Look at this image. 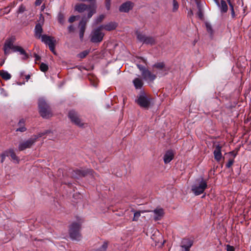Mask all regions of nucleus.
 I'll list each match as a JSON object with an SVG mask.
<instances>
[{
    "instance_id": "e433bc0d",
    "label": "nucleus",
    "mask_w": 251,
    "mask_h": 251,
    "mask_svg": "<svg viewBox=\"0 0 251 251\" xmlns=\"http://www.w3.org/2000/svg\"><path fill=\"white\" fill-rule=\"evenodd\" d=\"M178 4L176 0H173V11L174 12L176 11L178 8Z\"/></svg>"
},
{
    "instance_id": "79ce46f5",
    "label": "nucleus",
    "mask_w": 251,
    "mask_h": 251,
    "mask_svg": "<svg viewBox=\"0 0 251 251\" xmlns=\"http://www.w3.org/2000/svg\"><path fill=\"white\" fill-rule=\"evenodd\" d=\"M137 66L138 68L140 70V71L141 72V74L146 69V67L143 66L141 65L137 64Z\"/></svg>"
},
{
    "instance_id": "b1692460",
    "label": "nucleus",
    "mask_w": 251,
    "mask_h": 251,
    "mask_svg": "<svg viewBox=\"0 0 251 251\" xmlns=\"http://www.w3.org/2000/svg\"><path fill=\"white\" fill-rule=\"evenodd\" d=\"M131 211L134 212V216L132 219L133 221H137L139 220V218L141 216V213L144 212H150L151 210H146V211H135L134 209H132Z\"/></svg>"
},
{
    "instance_id": "c85d7f7f",
    "label": "nucleus",
    "mask_w": 251,
    "mask_h": 251,
    "mask_svg": "<svg viewBox=\"0 0 251 251\" xmlns=\"http://www.w3.org/2000/svg\"><path fill=\"white\" fill-rule=\"evenodd\" d=\"M153 67L156 68L160 70L164 69L165 71H167V70L165 67V65L163 62H159L156 63L153 65Z\"/></svg>"
},
{
    "instance_id": "4468645a",
    "label": "nucleus",
    "mask_w": 251,
    "mask_h": 251,
    "mask_svg": "<svg viewBox=\"0 0 251 251\" xmlns=\"http://www.w3.org/2000/svg\"><path fill=\"white\" fill-rule=\"evenodd\" d=\"M151 212H153L154 214L153 219L155 221L160 220L164 215L163 209L160 207H157L153 211H151Z\"/></svg>"
},
{
    "instance_id": "864d4df0",
    "label": "nucleus",
    "mask_w": 251,
    "mask_h": 251,
    "mask_svg": "<svg viewBox=\"0 0 251 251\" xmlns=\"http://www.w3.org/2000/svg\"><path fill=\"white\" fill-rule=\"evenodd\" d=\"M231 16L233 18L235 17V12H234V9H232L231 11Z\"/></svg>"
},
{
    "instance_id": "c9c22d12",
    "label": "nucleus",
    "mask_w": 251,
    "mask_h": 251,
    "mask_svg": "<svg viewBox=\"0 0 251 251\" xmlns=\"http://www.w3.org/2000/svg\"><path fill=\"white\" fill-rule=\"evenodd\" d=\"M107 248V243L104 242L98 250V251H105Z\"/></svg>"
},
{
    "instance_id": "423d86ee",
    "label": "nucleus",
    "mask_w": 251,
    "mask_h": 251,
    "mask_svg": "<svg viewBox=\"0 0 251 251\" xmlns=\"http://www.w3.org/2000/svg\"><path fill=\"white\" fill-rule=\"evenodd\" d=\"M207 187L206 181L202 178L199 184H196L192 186L191 190L196 196H198L202 194Z\"/></svg>"
},
{
    "instance_id": "7c9ffc66",
    "label": "nucleus",
    "mask_w": 251,
    "mask_h": 251,
    "mask_svg": "<svg viewBox=\"0 0 251 251\" xmlns=\"http://www.w3.org/2000/svg\"><path fill=\"white\" fill-rule=\"evenodd\" d=\"M198 11L197 12L198 16L199 17V18L200 19L202 20L203 18V11H202L201 8L199 3H198Z\"/></svg>"
},
{
    "instance_id": "a18cd8bd",
    "label": "nucleus",
    "mask_w": 251,
    "mask_h": 251,
    "mask_svg": "<svg viewBox=\"0 0 251 251\" xmlns=\"http://www.w3.org/2000/svg\"><path fill=\"white\" fill-rule=\"evenodd\" d=\"M6 156H7L6 151H4V152L1 155V162H3L4 161Z\"/></svg>"
},
{
    "instance_id": "dca6fc26",
    "label": "nucleus",
    "mask_w": 251,
    "mask_h": 251,
    "mask_svg": "<svg viewBox=\"0 0 251 251\" xmlns=\"http://www.w3.org/2000/svg\"><path fill=\"white\" fill-rule=\"evenodd\" d=\"M142 76L145 80H148L150 81H153L156 78L155 75L152 74L151 71L148 69H146L142 73Z\"/></svg>"
},
{
    "instance_id": "7ed1b4c3",
    "label": "nucleus",
    "mask_w": 251,
    "mask_h": 251,
    "mask_svg": "<svg viewBox=\"0 0 251 251\" xmlns=\"http://www.w3.org/2000/svg\"><path fill=\"white\" fill-rule=\"evenodd\" d=\"M38 106L40 115L43 118H48L50 116L51 113L50 107L43 98L39 99Z\"/></svg>"
},
{
    "instance_id": "2eb2a0df",
    "label": "nucleus",
    "mask_w": 251,
    "mask_h": 251,
    "mask_svg": "<svg viewBox=\"0 0 251 251\" xmlns=\"http://www.w3.org/2000/svg\"><path fill=\"white\" fill-rule=\"evenodd\" d=\"M88 21L85 17H83L79 23L80 30H79V37L81 40L83 38L84 33L85 30L86 24Z\"/></svg>"
},
{
    "instance_id": "f257e3e1",
    "label": "nucleus",
    "mask_w": 251,
    "mask_h": 251,
    "mask_svg": "<svg viewBox=\"0 0 251 251\" xmlns=\"http://www.w3.org/2000/svg\"><path fill=\"white\" fill-rule=\"evenodd\" d=\"M50 130H47L45 131L40 132L37 135H34L28 140L20 143L19 145V150L20 151H23L27 148H30L36 141L38 138L41 137L45 134L50 133Z\"/></svg>"
},
{
    "instance_id": "9b49d317",
    "label": "nucleus",
    "mask_w": 251,
    "mask_h": 251,
    "mask_svg": "<svg viewBox=\"0 0 251 251\" xmlns=\"http://www.w3.org/2000/svg\"><path fill=\"white\" fill-rule=\"evenodd\" d=\"M68 116L72 122L78 126L83 127L84 126V123L81 121L77 113L75 110H71L69 112Z\"/></svg>"
},
{
    "instance_id": "f03ea898",
    "label": "nucleus",
    "mask_w": 251,
    "mask_h": 251,
    "mask_svg": "<svg viewBox=\"0 0 251 251\" xmlns=\"http://www.w3.org/2000/svg\"><path fill=\"white\" fill-rule=\"evenodd\" d=\"M75 10L79 13L85 11H88L87 19H89L96 13V7L94 5H86L84 3H78L75 5Z\"/></svg>"
},
{
    "instance_id": "f8f14e48",
    "label": "nucleus",
    "mask_w": 251,
    "mask_h": 251,
    "mask_svg": "<svg viewBox=\"0 0 251 251\" xmlns=\"http://www.w3.org/2000/svg\"><path fill=\"white\" fill-rule=\"evenodd\" d=\"M213 154L215 159L217 162L220 161L222 158V146L220 145L217 144L215 146Z\"/></svg>"
},
{
    "instance_id": "6e6d98bb",
    "label": "nucleus",
    "mask_w": 251,
    "mask_h": 251,
    "mask_svg": "<svg viewBox=\"0 0 251 251\" xmlns=\"http://www.w3.org/2000/svg\"><path fill=\"white\" fill-rule=\"evenodd\" d=\"M217 5H219L218 0H213Z\"/></svg>"
},
{
    "instance_id": "72a5a7b5",
    "label": "nucleus",
    "mask_w": 251,
    "mask_h": 251,
    "mask_svg": "<svg viewBox=\"0 0 251 251\" xmlns=\"http://www.w3.org/2000/svg\"><path fill=\"white\" fill-rule=\"evenodd\" d=\"M40 69L41 71L45 72L48 71L49 67L47 64L44 63H42L40 64Z\"/></svg>"
},
{
    "instance_id": "f704fd0d",
    "label": "nucleus",
    "mask_w": 251,
    "mask_h": 251,
    "mask_svg": "<svg viewBox=\"0 0 251 251\" xmlns=\"http://www.w3.org/2000/svg\"><path fill=\"white\" fill-rule=\"evenodd\" d=\"M205 25L207 32H209L211 35H212L213 33V30L211 25L208 22H206L205 23Z\"/></svg>"
},
{
    "instance_id": "ddd939ff",
    "label": "nucleus",
    "mask_w": 251,
    "mask_h": 251,
    "mask_svg": "<svg viewBox=\"0 0 251 251\" xmlns=\"http://www.w3.org/2000/svg\"><path fill=\"white\" fill-rule=\"evenodd\" d=\"M13 40L11 38L8 39L5 41L3 47L5 54H9L10 49L13 50V48L15 46L13 45Z\"/></svg>"
},
{
    "instance_id": "0eeeda50",
    "label": "nucleus",
    "mask_w": 251,
    "mask_h": 251,
    "mask_svg": "<svg viewBox=\"0 0 251 251\" xmlns=\"http://www.w3.org/2000/svg\"><path fill=\"white\" fill-rule=\"evenodd\" d=\"M101 30V27L99 26L92 31L91 37V41L92 42L98 43L102 41L104 34Z\"/></svg>"
},
{
    "instance_id": "4be33fe9",
    "label": "nucleus",
    "mask_w": 251,
    "mask_h": 251,
    "mask_svg": "<svg viewBox=\"0 0 251 251\" xmlns=\"http://www.w3.org/2000/svg\"><path fill=\"white\" fill-rule=\"evenodd\" d=\"M174 157V153L172 151H169L166 152L164 156V161L165 163H169Z\"/></svg>"
},
{
    "instance_id": "a878e982",
    "label": "nucleus",
    "mask_w": 251,
    "mask_h": 251,
    "mask_svg": "<svg viewBox=\"0 0 251 251\" xmlns=\"http://www.w3.org/2000/svg\"><path fill=\"white\" fill-rule=\"evenodd\" d=\"M25 121L22 119L20 120L18 125L20 126L19 128L16 129L17 131L24 132L26 130V128L24 126Z\"/></svg>"
},
{
    "instance_id": "4c0bfd02",
    "label": "nucleus",
    "mask_w": 251,
    "mask_h": 251,
    "mask_svg": "<svg viewBox=\"0 0 251 251\" xmlns=\"http://www.w3.org/2000/svg\"><path fill=\"white\" fill-rule=\"evenodd\" d=\"M234 162V159H229L228 162L226 164V166L227 168H229Z\"/></svg>"
},
{
    "instance_id": "412c9836",
    "label": "nucleus",
    "mask_w": 251,
    "mask_h": 251,
    "mask_svg": "<svg viewBox=\"0 0 251 251\" xmlns=\"http://www.w3.org/2000/svg\"><path fill=\"white\" fill-rule=\"evenodd\" d=\"M13 51L14 52H19L21 54H22L24 55V57H23V59H26L28 58V55L25 51V50L20 46H15L13 48Z\"/></svg>"
},
{
    "instance_id": "5fc2aeb1",
    "label": "nucleus",
    "mask_w": 251,
    "mask_h": 251,
    "mask_svg": "<svg viewBox=\"0 0 251 251\" xmlns=\"http://www.w3.org/2000/svg\"><path fill=\"white\" fill-rule=\"evenodd\" d=\"M16 5V2L15 1H13V2L11 5V7H14Z\"/></svg>"
},
{
    "instance_id": "cd10ccee",
    "label": "nucleus",
    "mask_w": 251,
    "mask_h": 251,
    "mask_svg": "<svg viewBox=\"0 0 251 251\" xmlns=\"http://www.w3.org/2000/svg\"><path fill=\"white\" fill-rule=\"evenodd\" d=\"M0 75L1 77L5 80H8L10 79L11 75L7 71L1 70L0 71Z\"/></svg>"
},
{
    "instance_id": "39448f33",
    "label": "nucleus",
    "mask_w": 251,
    "mask_h": 251,
    "mask_svg": "<svg viewBox=\"0 0 251 251\" xmlns=\"http://www.w3.org/2000/svg\"><path fill=\"white\" fill-rule=\"evenodd\" d=\"M95 175L91 169L87 170H78L76 169L72 170L71 172V176L75 178H79L80 177L85 176L88 175L92 176L94 178H96Z\"/></svg>"
},
{
    "instance_id": "c03bdc74",
    "label": "nucleus",
    "mask_w": 251,
    "mask_h": 251,
    "mask_svg": "<svg viewBox=\"0 0 251 251\" xmlns=\"http://www.w3.org/2000/svg\"><path fill=\"white\" fill-rule=\"evenodd\" d=\"M44 22V18L42 14H41L39 17V23H41L42 25H43Z\"/></svg>"
},
{
    "instance_id": "603ef678",
    "label": "nucleus",
    "mask_w": 251,
    "mask_h": 251,
    "mask_svg": "<svg viewBox=\"0 0 251 251\" xmlns=\"http://www.w3.org/2000/svg\"><path fill=\"white\" fill-rule=\"evenodd\" d=\"M35 61H37L40 59V56L37 54H35Z\"/></svg>"
},
{
    "instance_id": "8fccbe9b",
    "label": "nucleus",
    "mask_w": 251,
    "mask_h": 251,
    "mask_svg": "<svg viewBox=\"0 0 251 251\" xmlns=\"http://www.w3.org/2000/svg\"><path fill=\"white\" fill-rule=\"evenodd\" d=\"M181 251H190V248H181Z\"/></svg>"
},
{
    "instance_id": "58836bf2",
    "label": "nucleus",
    "mask_w": 251,
    "mask_h": 251,
    "mask_svg": "<svg viewBox=\"0 0 251 251\" xmlns=\"http://www.w3.org/2000/svg\"><path fill=\"white\" fill-rule=\"evenodd\" d=\"M25 10V6H24L23 5H21L19 7V9H18V11H17V13H19H19H23Z\"/></svg>"
},
{
    "instance_id": "6ab92c4d",
    "label": "nucleus",
    "mask_w": 251,
    "mask_h": 251,
    "mask_svg": "<svg viewBox=\"0 0 251 251\" xmlns=\"http://www.w3.org/2000/svg\"><path fill=\"white\" fill-rule=\"evenodd\" d=\"M193 242L192 240L188 239H183L181 242L180 247L181 248H190L192 246Z\"/></svg>"
},
{
    "instance_id": "a211bd4d",
    "label": "nucleus",
    "mask_w": 251,
    "mask_h": 251,
    "mask_svg": "<svg viewBox=\"0 0 251 251\" xmlns=\"http://www.w3.org/2000/svg\"><path fill=\"white\" fill-rule=\"evenodd\" d=\"M42 25L41 23H38L36 25L34 31L35 36L37 39H42V33L43 32Z\"/></svg>"
},
{
    "instance_id": "3c124183",
    "label": "nucleus",
    "mask_w": 251,
    "mask_h": 251,
    "mask_svg": "<svg viewBox=\"0 0 251 251\" xmlns=\"http://www.w3.org/2000/svg\"><path fill=\"white\" fill-rule=\"evenodd\" d=\"M228 3H229V6H230V8L231 11L232 9H234L233 6L232 4L230 2V1H228Z\"/></svg>"
},
{
    "instance_id": "aec40b11",
    "label": "nucleus",
    "mask_w": 251,
    "mask_h": 251,
    "mask_svg": "<svg viewBox=\"0 0 251 251\" xmlns=\"http://www.w3.org/2000/svg\"><path fill=\"white\" fill-rule=\"evenodd\" d=\"M100 26L101 27L102 29H104L107 31H110L116 28L117 27V24L115 23L110 22L108 24L103 25Z\"/></svg>"
},
{
    "instance_id": "9d476101",
    "label": "nucleus",
    "mask_w": 251,
    "mask_h": 251,
    "mask_svg": "<svg viewBox=\"0 0 251 251\" xmlns=\"http://www.w3.org/2000/svg\"><path fill=\"white\" fill-rule=\"evenodd\" d=\"M42 42L49 46L50 50L53 52L55 53V45L56 40L54 37L49 36L46 35H43L41 39Z\"/></svg>"
},
{
    "instance_id": "c756f323",
    "label": "nucleus",
    "mask_w": 251,
    "mask_h": 251,
    "mask_svg": "<svg viewBox=\"0 0 251 251\" xmlns=\"http://www.w3.org/2000/svg\"><path fill=\"white\" fill-rule=\"evenodd\" d=\"M104 18V16L103 15H100L99 16H98L94 21V24L95 25H96L100 22H102V21L103 20Z\"/></svg>"
},
{
    "instance_id": "49530a36",
    "label": "nucleus",
    "mask_w": 251,
    "mask_h": 251,
    "mask_svg": "<svg viewBox=\"0 0 251 251\" xmlns=\"http://www.w3.org/2000/svg\"><path fill=\"white\" fill-rule=\"evenodd\" d=\"M75 28H74V27L72 25H70L68 27V30L69 31V32H73Z\"/></svg>"
},
{
    "instance_id": "5701e85b",
    "label": "nucleus",
    "mask_w": 251,
    "mask_h": 251,
    "mask_svg": "<svg viewBox=\"0 0 251 251\" xmlns=\"http://www.w3.org/2000/svg\"><path fill=\"white\" fill-rule=\"evenodd\" d=\"M133 83L136 89H140L143 85V82L140 78H135L133 80Z\"/></svg>"
},
{
    "instance_id": "20e7f679",
    "label": "nucleus",
    "mask_w": 251,
    "mask_h": 251,
    "mask_svg": "<svg viewBox=\"0 0 251 251\" xmlns=\"http://www.w3.org/2000/svg\"><path fill=\"white\" fill-rule=\"evenodd\" d=\"M80 227V225L76 223H74L70 226L69 234L73 240L79 241L81 239Z\"/></svg>"
},
{
    "instance_id": "6e6552de",
    "label": "nucleus",
    "mask_w": 251,
    "mask_h": 251,
    "mask_svg": "<svg viewBox=\"0 0 251 251\" xmlns=\"http://www.w3.org/2000/svg\"><path fill=\"white\" fill-rule=\"evenodd\" d=\"M135 101L140 107L148 108L150 105V99L144 92L141 91Z\"/></svg>"
},
{
    "instance_id": "de8ad7c7",
    "label": "nucleus",
    "mask_w": 251,
    "mask_h": 251,
    "mask_svg": "<svg viewBox=\"0 0 251 251\" xmlns=\"http://www.w3.org/2000/svg\"><path fill=\"white\" fill-rule=\"evenodd\" d=\"M43 0H36L35 4L36 5H39L41 4Z\"/></svg>"
},
{
    "instance_id": "393cba45",
    "label": "nucleus",
    "mask_w": 251,
    "mask_h": 251,
    "mask_svg": "<svg viewBox=\"0 0 251 251\" xmlns=\"http://www.w3.org/2000/svg\"><path fill=\"white\" fill-rule=\"evenodd\" d=\"M6 155L7 156H10L12 160L15 161L16 162H18V158L12 149H9L6 151Z\"/></svg>"
},
{
    "instance_id": "ea45409f",
    "label": "nucleus",
    "mask_w": 251,
    "mask_h": 251,
    "mask_svg": "<svg viewBox=\"0 0 251 251\" xmlns=\"http://www.w3.org/2000/svg\"><path fill=\"white\" fill-rule=\"evenodd\" d=\"M226 251H235V248L229 245H227L226 246Z\"/></svg>"
},
{
    "instance_id": "37998d69",
    "label": "nucleus",
    "mask_w": 251,
    "mask_h": 251,
    "mask_svg": "<svg viewBox=\"0 0 251 251\" xmlns=\"http://www.w3.org/2000/svg\"><path fill=\"white\" fill-rule=\"evenodd\" d=\"M76 17L75 16H72L70 17V18L68 20V22L69 23H73L76 20Z\"/></svg>"
},
{
    "instance_id": "bb28decb",
    "label": "nucleus",
    "mask_w": 251,
    "mask_h": 251,
    "mask_svg": "<svg viewBox=\"0 0 251 251\" xmlns=\"http://www.w3.org/2000/svg\"><path fill=\"white\" fill-rule=\"evenodd\" d=\"M220 7L222 12L225 13L227 11L228 7L226 2L222 0L221 1V3L219 5H218Z\"/></svg>"
},
{
    "instance_id": "473e14b6",
    "label": "nucleus",
    "mask_w": 251,
    "mask_h": 251,
    "mask_svg": "<svg viewBox=\"0 0 251 251\" xmlns=\"http://www.w3.org/2000/svg\"><path fill=\"white\" fill-rule=\"evenodd\" d=\"M89 50H85L78 54V56L80 58H83L86 57L89 53Z\"/></svg>"
},
{
    "instance_id": "09e8293b",
    "label": "nucleus",
    "mask_w": 251,
    "mask_h": 251,
    "mask_svg": "<svg viewBox=\"0 0 251 251\" xmlns=\"http://www.w3.org/2000/svg\"><path fill=\"white\" fill-rule=\"evenodd\" d=\"M193 15V12L191 10H190V11L188 13V16L190 17L192 16Z\"/></svg>"
},
{
    "instance_id": "f3484780",
    "label": "nucleus",
    "mask_w": 251,
    "mask_h": 251,
    "mask_svg": "<svg viewBox=\"0 0 251 251\" xmlns=\"http://www.w3.org/2000/svg\"><path fill=\"white\" fill-rule=\"evenodd\" d=\"M132 2L128 1L123 3L119 8V10L122 12H127L133 7Z\"/></svg>"
},
{
    "instance_id": "a19ab883",
    "label": "nucleus",
    "mask_w": 251,
    "mask_h": 251,
    "mask_svg": "<svg viewBox=\"0 0 251 251\" xmlns=\"http://www.w3.org/2000/svg\"><path fill=\"white\" fill-rule=\"evenodd\" d=\"M105 7L107 10L110 8V0H105Z\"/></svg>"
},
{
    "instance_id": "2f4dec72",
    "label": "nucleus",
    "mask_w": 251,
    "mask_h": 251,
    "mask_svg": "<svg viewBox=\"0 0 251 251\" xmlns=\"http://www.w3.org/2000/svg\"><path fill=\"white\" fill-rule=\"evenodd\" d=\"M57 18H58V21L60 24L63 25L65 23L64 17L62 14L59 13L58 15Z\"/></svg>"
},
{
    "instance_id": "4d7b16f0",
    "label": "nucleus",
    "mask_w": 251,
    "mask_h": 251,
    "mask_svg": "<svg viewBox=\"0 0 251 251\" xmlns=\"http://www.w3.org/2000/svg\"><path fill=\"white\" fill-rule=\"evenodd\" d=\"M30 78V75H27L25 76V78L26 79V80H28Z\"/></svg>"
},
{
    "instance_id": "1a4fd4ad",
    "label": "nucleus",
    "mask_w": 251,
    "mask_h": 251,
    "mask_svg": "<svg viewBox=\"0 0 251 251\" xmlns=\"http://www.w3.org/2000/svg\"><path fill=\"white\" fill-rule=\"evenodd\" d=\"M136 34L137 39L144 44L151 45L155 44V40L153 37L146 36L139 31H136Z\"/></svg>"
}]
</instances>
